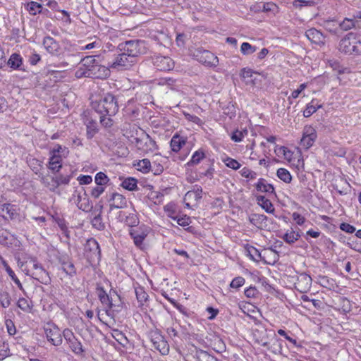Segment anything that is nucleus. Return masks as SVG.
Masks as SVG:
<instances>
[{
	"instance_id": "obj_38",
	"label": "nucleus",
	"mask_w": 361,
	"mask_h": 361,
	"mask_svg": "<svg viewBox=\"0 0 361 361\" xmlns=\"http://www.w3.org/2000/svg\"><path fill=\"white\" fill-rule=\"evenodd\" d=\"M91 224L93 228L99 231H102L105 228V224L102 221V215L99 214H95V216L91 221Z\"/></svg>"
},
{
	"instance_id": "obj_42",
	"label": "nucleus",
	"mask_w": 361,
	"mask_h": 361,
	"mask_svg": "<svg viewBox=\"0 0 361 361\" xmlns=\"http://www.w3.org/2000/svg\"><path fill=\"white\" fill-rule=\"evenodd\" d=\"M255 46L251 45L248 42H243L240 47V51L243 55H250L257 51Z\"/></svg>"
},
{
	"instance_id": "obj_54",
	"label": "nucleus",
	"mask_w": 361,
	"mask_h": 361,
	"mask_svg": "<svg viewBox=\"0 0 361 361\" xmlns=\"http://www.w3.org/2000/svg\"><path fill=\"white\" fill-rule=\"evenodd\" d=\"M277 333L281 336H283L287 341H288L290 343L293 344V346L296 348H300L301 345L298 343L297 340L295 338H293L290 337L288 334L283 330V329H279Z\"/></svg>"
},
{
	"instance_id": "obj_22",
	"label": "nucleus",
	"mask_w": 361,
	"mask_h": 361,
	"mask_svg": "<svg viewBox=\"0 0 361 361\" xmlns=\"http://www.w3.org/2000/svg\"><path fill=\"white\" fill-rule=\"evenodd\" d=\"M202 197V188L200 185H195L192 190H189L185 195V200L194 199L196 202L200 201Z\"/></svg>"
},
{
	"instance_id": "obj_20",
	"label": "nucleus",
	"mask_w": 361,
	"mask_h": 361,
	"mask_svg": "<svg viewBox=\"0 0 361 361\" xmlns=\"http://www.w3.org/2000/svg\"><path fill=\"white\" fill-rule=\"evenodd\" d=\"M187 138L175 133L170 141V147L173 152H178L186 144Z\"/></svg>"
},
{
	"instance_id": "obj_32",
	"label": "nucleus",
	"mask_w": 361,
	"mask_h": 361,
	"mask_svg": "<svg viewBox=\"0 0 361 361\" xmlns=\"http://www.w3.org/2000/svg\"><path fill=\"white\" fill-rule=\"evenodd\" d=\"M112 336L122 346L126 347L129 343L128 339L126 335L118 329H114L112 332Z\"/></svg>"
},
{
	"instance_id": "obj_58",
	"label": "nucleus",
	"mask_w": 361,
	"mask_h": 361,
	"mask_svg": "<svg viewBox=\"0 0 361 361\" xmlns=\"http://www.w3.org/2000/svg\"><path fill=\"white\" fill-rule=\"evenodd\" d=\"M240 174L242 176L250 179H255L257 177V173L247 167L241 169Z\"/></svg>"
},
{
	"instance_id": "obj_12",
	"label": "nucleus",
	"mask_w": 361,
	"mask_h": 361,
	"mask_svg": "<svg viewBox=\"0 0 361 361\" xmlns=\"http://www.w3.org/2000/svg\"><path fill=\"white\" fill-rule=\"evenodd\" d=\"M110 68L106 65V62L104 65L99 64L98 62L89 68L90 78H106L110 75Z\"/></svg>"
},
{
	"instance_id": "obj_18",
	"label": "nucleus",
	"mask_w": 361,
	"mask_h": 361,
	"mask_svg": "<svg viewBox=\"0 0 361 361\" xmlns=\"http://www.w3.org/2000/svg\"><path fill=\"white\" fill-rule=\"evenodd\" d=\"M43 45L49 54L52 55H58L59 54L60 46L53 37L46 36L43 39Z\"/></svg>"
},
{
	"instance_id": "obj_34",
	"label": "nucleus",
	"mask_w": 361,
	"mask_h": 361,
	"mask_svg": "<svg viewBox=\"0 0 361 361\" xmlns=\"http://www.w3.org/2000/svg\"><path fill=\"white\" fill-rule=\"evenodd\" d=\"M205 157V154L203 150L199 149L195 151L189 162H188V166H193L198 164Z\"/></svg>"
},
{
	"instance_id": "obj_51",
	"label": "nucleus",
	"mask_w": 361,
	"mask_h": 361,
	"mask_svg": "<svg viewBox=\"0 0 361 361\" xmlns=\"http://www.w3.org/2000/svg\"><path fill=\"white\" fill-rule=\"evenodd\" d=\"M245 280L242 276H237L234 278L230 283L231 288L238 289L245 284Z\"/></svg>"
},
{
	"instance_id": "obj_27",
	"label": "nucleus",
	"mask_w": 361,
	"mask_h": 361,
	"mask_svg": "<svg viewBox=\"0 0 361 361\" xmlns=\"http://www.w3.org/2000/svg\"><path fill=\"white\" fill-rule=\"evenodd\" d=\"M25 8L30 15L35 16L43 12V8L41 4L31 1L25 5Z\"/></svg>"
},
{
	"instance_id": "obj_53",
	"label": "nucleus",
	"mask_w": 361,
	"mask_h": 361,
	"mask_svg": "<svg viewBox=\"0 0 361 361\" xmlns=\"http://www.w3.org/2000/svg\"><path fill=\"white\" fill-rule=\"evenodd\" d=\"M8 345L4 341L0 340V361L3 360L8 355Z\"/></svg>"
},
{
	"instance_id": "obj_9",
	"label": "nucleus",
	"mask_w": 361,
	"mask_h": 361,
	"mask_svg": "<svg viewBox=\"0 0 361 361\" xmlns=\"http://www.w3.org/2000/svg\"><path fill=\"white\" fill-rule=\"evenodd\" d=\"M149 228L142 225L135 228H130L129 234L133 239L134 244L139 248L143 249V241L149 233Z\"/></svg>"
},
{
	"instance_id": "obj_26",
	"label": "nucleus",
	"mask_w": 361,
	"mask_h": 361,
	"mask_svg": "<svg viewBox=\"0 0 361 361\" xmlns=\"http://www.w3.org/2000/svg\"><path fill=\"white\" fill-rule=\"evenodd\" d=\"M135 293L137 302L140 303V305H143L144 303L148 300L149 295L145 291L144 287L141 286H135Z\"/></svg>"
},
{
	"instance_id": "obj_7",
	"label": "nucleus",
	"mask_w": 361,
	"mask_h": 361,
	"mask_svg": "<svg viewBox=\"0 0 361 361\" xmlns=\"http://www.w3.org/2000/svg\"><path fill=\"white\" fill-rule=\"evenodd\" d=\"M149 337L154 348L162 355H166L169 353V345L164 336L158 329L151 330L149 332Z\"/></svg>"
},
{
	"instance_id": "obj_25",
	"label": "nucleus",
	"mask_w": 361,
	"mask_h": 361,
	"mask_svg": "<svg viewBox=\"0 0 361 361\" xmlns=\"http://www.w3.org/2000/svg\"><path fill=\"white\" fill-rule=\"evenodd\" d=\"M7 65L14 70L21 69L20 67L23 65V59L19 54L14 53L11 55L7 61Z\"/></svg>"
},
{
	"instance_id": "obj_15",
	"label": "nucleus",
	"mask_w": 361,
	"mask_h": 361,
	"mask_svg": "<svg viewBox=\"0 0 361 361\" xmlns=\"http://www.w3.org/2000/svg\"><path fill=\"white\" fill-rule=\"evenodd\" d=\"M30 269L26 270L25 274L27 275L31 276L34 279L37 280L40 283L43 284H49L51 282V278L49 275V273L44 269L43 267L34 270L32 273Z\"/></svg>"
},
{
	"instance_id": "obj_37",
	"label": "nucleus",
	"mask_w": 361,
	"mask_h": 361,
	"mask_svg": "<svg viewBox=\"0 0 361 361\" xmlns=\"http://www.w3.org/2000/svg\"><path fill=\"white\" fill-rule=\"evenodd\" d=\"M276 175L279 178H280L281 180L286 183H290L292 180V176L290 173V172L284 169V168H280L277 170Z\"/></svg>"
},
{
	"instance_id": "obj_30",
	"label": "nucleus",
	"mask_w": 361,
	"mask_h": 361,
	"mask_svg": "<svg viewBox=\"0 0 361 361\" xmlns=\"http://www.w3.org/2000/svg\"><path fill=\"white\" fill-rule=\"evenodd\" d=\"M134 166L137 167V169L143 173H149L152 168V164L148 159H143L139 160L137 164H134Z\"/></svg>"
},
{
	"instance_id": "obj_24",
	"label": "nucleus",
	"mask_w": 361,
	"mask_h": 361,
	"mask_svg": "<svg viewBox=\"0 0 361 361\" xmlns=\"http://www.w3.org/2000/svg\"><path fill=\"white\" fill-rule=\"evenodd\" d=\"M258 204L261 207L269 214H273L274 212V207L271 202L266 198L264 196L259 195L257 197Z\"/></svg>"
},
{
	"instance_id": "obj_3",
	"label": "nucleus",
	"mask_w": 361,
	"mask_h": 361,
	"mask_svg": "<svg viewBox=\"0 0 361 361\" xmlns=\"http://www.w3.org/2000/svg\"><path fill=\"white\" fill-rule=\"evenodd\" d=\"M109 56L110 55L109 54H106V56L103 57V61H106V65L109 66V67L118 71L128 70L136 63V61L133 59V58L125 51H121L120 54L111 61L109 59Z\"/></svg>"
},
{
	"instance_id": "obj_21",
	"label": "nucleus",
	"mask_w": 361,
	"mask_h": 361,
	"mask_svg": "<svg viewBox=\"0 0 361 361\" xmlns=\"http://www.w3.org/2000/svg\"><path fill=\"white\" fill-rule=\"evenodd\" d=\"M255 187L259 192L275 195L274 186L271 184L267 183V180L264 178H259L255 184Z\"/></svg>"
},
{
	"instance_id": "obj_46",
	"label": "nucleus",
	"mask_w": 361,
	"mask_h": 361,
	"mask_svg": "<svg viewBox=\"0 0 361 361\" xmlns=\"http://www.w3.org/2000/svg\"><path fill=\"white\" fill-rule=\"evenodd\" d=\"M169 216L173 220H176L177 224L181 226H188L191 223L190 218L187 215H184L180 217L173 216L171 214H169Z\"/></svg>"
},
{
	"instance_id": "obj_14",
	"label": "nucleus",
	"mask_w": 361,
	"mask_h": 361,
	"mask_svg": "<svg viewBox=\"0 0 361 361\" xmlns=\"http://www.w3.org/2000/svg\"><path fill=\"white\" fill-rule=\"evenodd\" d=\"M44 332L48 341L52 345L55 346L61 345L63 332L61 333L56 325L53 326L52 328H45Z\"/></svg>"
},
{
	"instance_id": "obj_57",
	"label": "nucleus",
	"mask_w": 361,
	"mask_h": 361,
	"mask_svg": "<svg viewBox=\"0 0 361 361\" xmlns=\"http://www.w3.org/2000/svg\"><path fill=\"white\" fill-rule=\"evenodd\" d=\"M8 276L11 277V279L13 281V282L17 285V286L19 288L20 290H23V287L22 283H20V280L18 279L16 275L15 274L14 271L12 270V269L10 267L6 270Z\"/></svg>"
},
{
	"instance_id": "obj_10",
	"label": "nucleus",
	"mask_w": 361,
	"mask_h": 361,
	"mask_svg": "<svg viewBox=\"0 0 361 361\" xmlns=\"http://www.w3.org/2000/svg\"><path fill=\"white\" fill-rule=\"evenodd\" d=\"M153 65L161 71H171L174 68L173 61L169 56L154 55L152 57Z\"/></svg>"
},
{
	"instance_id": "obj_33",
	"label": "nucleus",
	"mask_w": 361,
	"mask_h": 361,
	"mask_svg": "<svg viewBox=\"0 0 361 361\" xmlns=\"http://www.w3.org/2000/svg\"><path fill=\"white\" fill-rule=\"evenodd\" d=\"M298 285L300 287L301 283H304V287L302 289H299L300 292L305 291L306 289H309L312 283L311 277L306 274H301L298 279Z\"/></svg>"
},
{
	"instance_id": "obj_6",
	"label": "nucleus",
	"mask_w": 361,
	"mask_h": 361,
	"mask_svg": "<svg viewBox=\"0 0 361 361\" xmlns=\"http://www.w3.org/2000/svg\"><path fill=\"white\" fill-rule=\"evenodd\" d=\"M357 40L353 32L348 33L342 38L338 44V50L345 54H359L360 51L356 45Z\"/></svg>"
},
{
	"instance_id": "obj_28",
	"label": "nucleus",
	"mask_w": 361,
	"mask_h": 361,
	"mask_svg": "<svg viewBox=\"0 0 361 361\" xmlns=\"http://www.w3.org/2000/svg\"><path fill=\"white\" fill-rule=\"evenodd\" d=\"M121 185L129 191L137 190V180L133 177L125 178L121 183Z\"/></svg>"
},
{
	"instance_id": "obj_4",
	"label": "nucleus",
	"mask_w": 361,
	"mask_h": 361,
	"mask_svg": "<svg viewBox=\"0 0 361 361\" xmlns=\"http://www.w3.org/2000/svg\"><path fill=\"white\" fill-rule=\"evenodd\" d=\"M84 255L91 265L99 264L101 260V250L98 242L93 238L85 244Z\"/></svg>"
},
{
	"instance_id": "obj_49",
	"label": "nucleus",
	"mask_w": 361,
	"mask_h": 361,
	"mask_svg": "<svg viewBox=\"0 0 361 361\" xmlns=\"http://www.w3.org/2000/svg\"><path fill=\"white\" fill-rule=\"evenodd\" d=\"M126 223L130 226L131 228H135L134 227H136L139 224V219L136 214H130L126 216Z\"/></svg>"
},
{
	"instance_id": "obj_56",
	"label": "nucleus",
	"mask_w": 361,
	"mask_h": 361,
	"mask_svg": "<svg viewBox=\"0 0 361 361\" xmlns=\"http://www.w3.org/2000/svg\"><path fill=\"white\" fill-rule=\"evenodd\" d=\"M94 57V56H87L82 59L81 62L85 68H89L90 66L97 63Z\"/></svg>"
},
{
	"instance_id": "obj_17",
	"label": "nucleus",
	"mask_w": 361,
	"mask_h": 361,
	"mask_svg": "<svg viewBox=\"0 0 361 361\" xmlns=\"http://www.w3.org/2000/svg\"><path fill=\"white\" fill-rule=\"evenodd\" d=\"M97 293L100 302L106 305L109 310H113L116 305L112 302V298L110 297L102 286L99 284L97 286Z\"/></svg>"
},
{
	"instance_id": "obj_61",
	"label": "nucleus",
	"mask_w": 361,
	"mask_h": 361,
	"mask_svg": "<svg viewBox=\"0 0 361 361\" xmlns=\"http://www.w3.org/2000/svg\"><path fill=\"white\" fill-rule=\"evenodd\" d=\"M339 228L347 233H353L356 231L355 226L345 222L341 223Z\"/></svg>"
},
{
	"instance_id": "obj_39",
	"label": "nucleus",
	"mask_w": 361,
	"mask_h": 361,
	"mask_svg": "<svg viewBox=\"0 0 361 361\" xmlns=\"http://www.w3.org/2000/svg\"><path fill=\"white\" fill-rule=\"evenodd\" d=\"M247 255L254 261L258 262L262 259L261 252L254 246L247 247Z\"/></svg>"
},
{
	"instance_id": "obj_45",
	"label": "nucleus",
	"mask_w": 361,
	"mask_h": 361,
	"mask_svg": "<svg viewBox=\"0 0 361 361\" xmlns=\"http://www.w3.org/2000/svg\"><path fill=\"white\" fill-rule=\"evenodd\" d=\"M357 22L355 19L346 18L339 23V26L343 30H348L354 27Z\"/></svg>"
},
{
	"instance_id": "obj_16",
	"label": "nucleus",
	"mask_w": 361,
	"mask_h": 361,
	"mask_svg": "<svg viewBox=\"0 0 361 361\" xmlns=\"http://www.w3.org/2000/svg\"><path fill=\"white\" fill-rule=\"evenodd\" d=\"M0 215L5 219H15L18 214L16 212L15 205L10 203H5L0 207Z\"/></svg>"
},
{
	"instance_id": "obj_62",
	"label": "nucleus",
	"mask_w": 361,
	"mask_h": 361,
	"mask_svg": "<svg viewBox=\"0 0 361 361\" xmlns=\"http://www.w3.org/2000/svg\"><path fill=\"white\" fill-rule=\"evenodd\" d=\"M17 305L19 308L25 312H28L30 310V306L27 300L23 298H20L18 300Z\"/></svg>"
},
{
	"instance_id": "obj_2",
	"label": "nucleus",
	"mask_w": 361,
	"mask_h": 361,
	"mask_svg": "<svg viewBox=\"0 0 361 361\" xmlns=\"http://www.w3.org/2000/svg\"><path fill=\"white\" fill-rule=\"evenodd\" d=\"M118 49L120 51H125L137 61V57L147 53V47L145 40L131 39L120 43Z\"/></svg>"
},
{
	"instance_id": "obj_64",
	"label": "nucleus",
	"mask_w": 361,
	"mask_h": 361,
	"mask_svg": "<svg viewBox=\"0 0 361 361\" xmlns=\"http://www.w3.org/2000/svg\"><path fill=\"white\" fill-rule=\"evenodd\" d=\"M150 171L156 176L160 175L164 171V166L159 163L153 162Z\"/></svg>"
},
{
	"instance_id": "obj_31",
	"label": "nucleus",
	"mask_w": 361,
	"mask_h": 361,
	"mask_svg": "<svg viewBox=\"0 0 361 361\" xmlns=\"http://www.w3.org/2000/svg\"><path fill=\"white\" fill-rule=\"evenodd\" d=\"M315 99H312V102L307 104L306 109L303 111V116L305 118H308L311 116L314 113H315L317 109L322 107V104H314Z\"/></svg>"
},
{
	"instance_id": "obj_36",
	"label": "nucleus",
	"mask_w": 361,
	"mask_h": 361,
	"mask_svg": "<svg viewBox=\"0 0 361 361\" xmlns=\"http://www.w3.org/2000/svg\"><path fill=\"white\" fill-rule=\"evenodd\" d=\"M11 302V298L6 290H0V303L2 307L7 308L10 306Z\"/></svg>"
},
{
	"instance_id": "obj_59",
	"label": "nucleus",
	"mask_w": 361,
	"mask_h": 361,
	"mask_svg": "<svg viewBox=\"0 0 361 361\" xmlns=\"http://www.w3.org/2000/svg\"><path fill=\"white\" fill-rule=\"evenodd\" d=\"M307 87V83H302L300 85L299 87L294 90L291 95L288 98L290 104H292V102L290 101V99H296L298 97L299 94Z\"/></svg>"
},
{
	"instance_id": "obj_1",
	"label": "nucleus",
	"mask_w": 361,
	"mask_h": 361,
	"mask_svg": "<svg viewBox=\"0 0 361 361\" xmlns=\"http://www.w3.org/2000/svg\"><path fill=\"white\" fill-rule=\"evenodd\" d=\"M118 97L111 92L104 93L98 100L92 102V108L100 115V123L104 127L113 125L111 116L119 109Z\"/></svg>"
},
{
	"instance_id": "obj_47",
	"label": "nucleus",
	"mask_w": 361,
	"mask_h": 361,
	"mask_svg": "<svg viewBox=\"0 0 361 361\" xmlns=\"http://www.w3.org/2000/svg\"><path fill=\"white\" fill-rule=\"evenodd\" d=\"M71 178V176H63V175H59L56 176L55 178H53V180L56 183V185H67L70 182V179Z\"/></svg>"
},
{
	"instance_id": "obj_23",
	"label": "nucleus",
	"mask_w": 361,
	"mask_h": 361,
	"mask_svg": "<svg viewBox=\"0 0 361 361\" xmlns=\"http://www.w3.org/2000/svg\"><path fill=\"white\" fill-rule=\"evenodd\" d=\"M267 216L260 214H252L249 216V221L258 228H262L263 224L267 221Z\"/></svg>"
},
{
	"instance_id": "obj_50",
	"label": "nucleus",
	"mask_w": 361,
	"mask_h": 361,
	"mask_svg": "<svg viewBox=\"0 0 361 361\" xmlns=\"http://www.w3.org/2000/svg\"><path fill=\"white\" fill-rule=\"evenodd\" d=\"M224 161L227 167L234 170H237L241 166L240 164L237 160L230 157H227Z\"/></svg>"
},
{
	"instance_id": "obj_43",
	"label": "nucleus",
	"mask_w": 361,
	"mask_h": 361,
	"mask_svg": "<svg viewBox=\"0 0 361 361\" xmlns=\"http://www.w3.org/2000/svg\"><path fill=\"white\" fill-rule=\"evenodd\" d=\"M145 145L146 146L145 150L144 152L147 151H153L156 149H157V145L156 142L148 135L145 134Z\"/></svg>"
},
{
	"instance_id": "obj_13",
	"label": "nucleus",
	"mask_w": 361,
	"mask_h": 361,
	"mask_svg": "<svg viewBox=\"0 0 361 361\" xmlns=\"http://www.w3.org/2000/svg\"><path fill=\"white\" fill-rule=\"evenodd\" d=\"M109 203V212L114 209H122L127 206L126 198L121 194L118 192H112L107 198Z\"/></svg>"
},
{
	"instance_id": "obj_5",
	"label": "nucleus",
	"mask_w": 361,
	"mask_h": 361,
	"mask_svg": "<svg viewBox=\"0 0 361 361\" xmlns=\"http://www.w3.org/2000/svg\"><path fill=\"white\" fill-rule=\"evenodd\" d=\"M192 56L197 61L209 67H216L219 64L218 57L212 52L197 48L192 52Z\"/></svg>"
},
{
	"instance_id": "obj_60",
	"label": "nucleus",
	"mask_w": 361,
	"mask_h": 361,
	"mask_svg": "<svg viewBox=\"0 0 361 361\" xmlns=\"http://www.w3.org/2000/svg\"><path fill=\"white\" fill-rule=\"evenodd\" d=\"M283 240L288 243V244H293L294 243L295 240V238L294 235V231L291 229L290 231H287L283 236Z\"/></svg>"
},
{
	"instance_id": "obj_52",
	"label": "nucleus",
	"mask_w": 361,
	"mask_h": 361,
	"mask_svg": "<svg viewBox=\"0 0 361 361\" xmlns=\"http://www.w3.org/2000/svg\"><path fill=\"white\" fill-rule=\"evenodd\" d=\"M106 186L99 185L92 188L90 190V195L94 199L98 198L105 190Z\"/></svg>"
},
{
	"instance_id": "obj_44",
	"label": "nucleus",
	"mask_w": 361,
	"mask_h": 361,
	"mask_svg": "<svg viewBox=\"0 0 361 361\" xmlns=\"http://www.w3.org/2000/svg\"><path fill=\"white\" fill-rule=\"evenodd\" d=\"M109 180V177L103 172L97 173L94 177V182L99 185L106 186Z\"/></svg>"
},
{
	"instance_id": "obj_29",
	"label": "nucleus",
	"mask_w": 361,
	"mask_h": 361,
	"mask_svg": "<svg viewBox=\"0 0 361 361\" xmlns=\"http://www.w3.org/2000/svg\"><path fill=\"white\" fill-rule=\"evenodd\" d=\"M62 159L60 155H51L49 161V168L52 171L58 172L61 168Z\"/></svg>"
},
{
	"instance_id": "obj_19",
	"label": "nucleus",
	"mask_w": 361,
	"mask_h": 361,
	"mask_svg": "<svg viewBox=\"0 0 361 361\" xmlns=\"http://www.w3.org/2000/svg\"><path fill=\"white\" fill-rule=\"evenodd\" d=\"M305 36L312 42L317 44H324L325 37L319 30L315 28H311L305 32Z\"/></svg>"
},
{
	"instance_id": "obj_40",
	"label": "nucleus",
	"mask_w": 361,
	"mask_h": 361,
	"mask_svg": "<svg viewBox=\"0 0 361 361\" xmlns=\"http://www.w3.org/2000/svg\"><path fill=\"white\" fill-rule=\"evenodd\" d=\"M197 361H219L214 356L204 350H200L197 353Z\"/></svg>"
},
{
	"instance_id": "obj_48",
	"label": "nucleus",
	"mask_w": 361,
	"mask_h": 361,
	"mask_svg": "<svg viewBox=\"0 0 361 361\" xmlns=\"http://www.w3.org/2000/svg\"><path fill=\"white\" fill-rule=\"evenodd\" d=\"M247 134V130H244L242 131H240L238 130H235L233 132L231 138L233 141L239 142L242 141L243 138Z\"/></svg>"
},
{
	"instance_id": "obj_63",
	"label": "nucleus",
	"mask_w": 361,
	"mask_h": 361,
	"mask_svg": "<svg viewBox=\"0 0 361 361\" xmlns=\"http://www.w3.org/2000/svg\"><path fill=\"white\" fill-rule=\"evenodd\" d=\"M314 4V0H295L293 2V6L295 7L312 6Z\"/></svg>"
},
{
	"instance_id": "obj_35",
	"label": "nucleus",
	"mask_w": 361,
	"mask_h": 361,
	"mask_svg": "<svg viewBox=\"0 0 361 361\" xmlns=\"http://www.w3.org/2000/svg\"><path fill=\"white\" fill-rule=\"evenodd\" d=\"M259 10H261L265 13L270 12L273 14H276L279 12L278 6L273 2L264 3L262 4V6L261 7L260 6H259Z\"/></svg>"
},
{
	"instance_id": "obj_41",
	"label": "nucleus",
	"mask_w": 361,
	"mask_h": 361,
	"mask_svg": "<svg viewBox=\"0 0 361 361\" xmlns=\"http://www.w3.org/2000/svg\"><path fill=\"white\" fill-rule=\"evenodd\" d=\"M62 270L68 276H73L76 274V269L74 264L70 259H67V263L63 264Z\"/></svg>"
},
{
	"instance_id": "obj_11",
	"label": "nucleus",
	"mask_w": 361,
	"mask_h": 361,
	"mask_svg": "<svg viewBox=\"0 0 361 361\" xmlns=\"http://www.w3.org/2000/svg\"><path fill=\"white\" fill-rule=\"evenodd\" d=\"M317 137V135L315 129L312 126H305L300 140V145L307 149L313 145Z\"/></svg>"
},
{
	"instance_id": "obj_55",
	"label": "nucleus",
	"mask_w": 361,
	"mask_h": 361,
	"mask_svg": "<svg viewBox=\"0 0 361 361\" xmlns=\"http://www.w3.org/2000/svg\"><path fill=\"white\" fill-rule=\"evenodd\" d=\"M56 222L58 224L59 227L61 228L62 233L66 236L68 237V229L67 226L66 221L63 219L57 218L56 219Z\"/></svg>"
},
{
	"instance_id": "obj_8",
	"label": "nucleus",
	"mask_w": 361,
	"mask_h": 361,
	"mask_svg": "<svg viewBox=\"0 0 361 361\" xmlns=\"http://www.w3.org/2000/svg\"><path fill=\"white\" fill-rule=\"evenodd\" d=\"M63 337L68 345V348L76 355H83L85 349L81 342L75 337L73 332L69 329L63 331Z\"/></svg>"
}]
</instances>
